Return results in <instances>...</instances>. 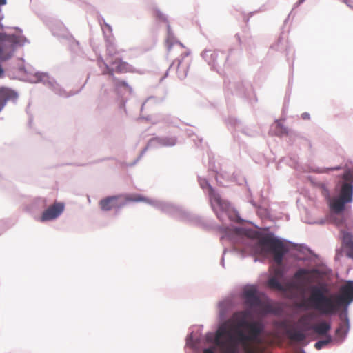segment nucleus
Returning a JSON list of instances; mask_svg holds the SVG:
<instances>
[{
    "label": "nucleus",
    "instance_id": "11",
    "mask_svg": "<svg viewBox=\"0 0 353 353\" xmlns=\"http://www.w3.org/2000/svg\"><path fill=\"white\" fill-rule=\"evenodd\" d=\"M99 206L103 211H110L114 208H120L125 205L123 195L107 196L99 201Z\"/></svg>",
    "mask_w": 353,
    "mask_h": 353
},
{
    "label": "nucleus",
    "instance_id": "23",
    "mask_svg": "<svg viewBox=\"0 0 353 353\" xmlns=\"http://www.w3.org/2000/svg\"><path fill=\"white\" fill-rule=\"evenodd\" d=\"M343 221H344L343 219H341L339 221H336V225H341L343 223Z\"/></svg>",
    "mask_w": 353,
    "mask_h": 353
},
{
    "label": "nucleus",
    "instance_id": "1",
    "mask_svg": "<svg viewBox=\"0 0 353 353\" xmlns=\"http://www.w3.org/2000/svg\"><path fill=\"white\" fill-rule=\"evenodd\" d=\"M259 244L261 252L270 256L277 265H282L284 257L288 254L293 255L298 261H303L306 265H322L319 255L301 245H293L270 236L261 238Z\"/></svg>",
    "mask_w": 353,
    "mask_h": 353
},
{
    "label": "nucleus",
    "instance_id": "20",
    "mask_svg": "<svg viewBox=\"0 0 353 353\" xmlns=\"http://www.w3.org/2000/svg\"><path fill=\"white\" fill-rule=\"evenodd\" d=\"M304 273V272L303 270H300L298 272H296L294 275V278L296 279H300V277L302 276V274Z\"/></svg>",
    "mask_w": 353,
    "mask_h": 353
},
{
    "label": "nucleus",
    "instance_id": "10",
    "mask_svg": "<svg viewBox=\"0 0 353 353\" xmlns=\"http://www.w3.org/2000/svg\"><path fill=\"white\" fill-rule=\"evenodd\" d=\"M99 66L102 69V74H108L109 75L112 81L114 83V85L116 90H119L121 88H123L126 90L131 91V88L129 86L127 82L124 80L119 79L114 77V69L110 68V66L103 61L99 62Z\"/></svg>",
    "mask_w": 353,
    "mask_h": 353
},
{
    "label": "nucleus",
    "instance_id": "6",
    "mask_svg": "<svg viewBox=\"0 0 353 353\" xmlns=\"http://www.w3.org/2000/svg\"><path fill=\"white\" fill-rule=\"evenodd\" d=\"M26 38L14 34H0V61L10 59L17 45H23Z\"/></svg>",
    "mask_w": 353,
    "mask_h": 353
},
{
    "label": "nucleus",
    "instance_id": "12",
    "mask_svg": "<svg viewBox=\"0 0 353 353\" xmlns=\"http://www.w3.org/2000/svg\"><path fill=\"white\" fill-rule=\"evenodd\" d=\"M63 203H54L43 212L39 220L41 222L53 220L57 218L63 212Z\"/></svg>",
    "mask_w": 353,
    "mask_h": 353
},
{
    "label": "nucleus",
    "instance_id": "26",
    "mask_svg": "<svg viewBox=\"0 0 353 353\" xmlns=\"http://www.w3.org/2000/svg\"><path fill=\"white\" fill-rule=\"evenodd\" d=\"M7 0H0V6L6 4Z\"/></svg>",
    "mask_w": 353,
    "mask_h": 353
},
{
    "label": "nucleus",
    "instance_id": "25",
    "mask_svg": "<svg viewBox=\"0 0 353 353\" xmlns=\"http://www.w3.org/2000/svg\"><path fill=\"white\" fill-rule=\"evenodd\" d=\"M3 69L2 68L1 65H0V77H1L3 74Z\"/></svg>",
    "mask_w": 353,
    "mask_h": 353
},
{
    "label": "nucleus",
    "instance_id": "15",
    "mask_svg": "<svg viewBox=\"0 0 353 353\" xmlns=\"http://www.w3.org/2000/svg\"><path fill=\"white\" fill-rule=\"evenodd\" d=\"M123 199L125 202V204L128 202H144L150 203L149 199L141 195V194H122Z\"/></svg>",
    "mask_w": 353,
    "mask_h": 353
},
{
    "label": "nucleus",
    "instance_id": "8",
    "mask_svg": "<svg viewBox=\"0 0 353 353\" xmlns=\"http://www.w3.org/2000/svg\"><path fill=\"white\" fill-rule=\"evenodd\" d=\"M268 286L272 288L283 292L292 294L294 292H303L304 283L299 281H291L284 284H281L274 278H270L268 282Z\"/></svg>",
    "mask_w": 353,
    "mask_h": 353
},
{
    "label": "nucleus",
    "instance_id": "16",
    "mask_svg": "<svg viewBox=\"0 0 353 353\" xmlns=\"http://www.w3.org/2000/svg\"><path fill=\"white\" fill-rule=\"evenodd\" d=\"M331 326L330 323L323 321L314 326V332L319 335L326 334L330 330Z\"/></svg>",
    "mask_w": 353,
    "mask_h": 353
},
{
    "label": "nucleus",
    "instance_id": "27",
    "mask_svg": "<svg viewBox=\"0 0 353 353\" xmlns=\"http://www.w3.org/2000/svg\"><path fill=\"white\" fill-rule=\"evenodd\" d=\"M305 0H299L296 3V6H299L300 4H301L303 2H304Z\"/></svg>",
    "mask_w": 353,
    "mask_h": 353
},
{
    "label": "nucleus",
    "instance_id": "13",
    "mask_svg": "<svg viewBox=\"0 0 353 353\" xmlns=\"http://www.w3.org/2000/svg\"><path fill=\"white\" fill-rule=\"evenodd\" d=\"M110 64L114 69V73H132L134 72V68L131 66L128 63L123 61L121 59L117 58L113 61H110ZM111 68V67H110Z\"/></svg>",
    "mask_w": 353,
    "mask_h": 353
},
{
    "label": "nucleus",
    "instance_id": "22",
    "mask_svg": "<svg viewBox=\"0 0 353 353\" xmlns=\"http://www.w3.org/2000/svg\"><path fill=\"white\" fill-rule=\"evenodd\" d=\"M302 118H303V119H309V118H310V115H309V114H307V113H303V114H302Z\"/></svg>",
    "mask_w": 353,
    "mask_h": 353
},
{
    "label": "nucleus",
    "instance_id": "5",
    "mask_svg": "<svg viewBox=\"0 0 353 353\" xmlns=\"http://www.w3.org/2000/svg\"><path fill=\"white\" fill-rule=\"evenodd\" d=\"M214 344L219 347L223 353H238L236 344L234 343L230 330L225 325L220 326L215 334ZM203 353H215L212 347L205 348Z\"/></svg>",
    "mask_w": 353,
    "mask_h": 353
},
{
    "label": "nucleus",
    "instance_id": "29",
    "mask_svg": "<svg viewBox=\"0 0 353 353\" xmlns=\"http://www.w3.org/2000/svg\"><path fill=\"white\" fill-rule=\"evenodd\" d=\"M343 1H344L346 4H348L347 0H343Z\"/></svg>",
    "mask_w": 353,
    "mask_h": 353
},
{
    "label": "nucleus",
    "instance_id": "4",
    "mask_svg": "<svg viewBox=\"0 0 353 353\" xmlns=\"http://www.w3.org/2000/svg\"><path fill=\"white\" fill-rule=\"evenodd\" d=\"M353 199V169L347 170L343 174L339 194L330 199L329 205L334 214H341L345 209V204L351 203Z\"/></svg>",
    "mask_w": 353,
    "mask_h": 353
},
{
    "label": "nucleus",
    "instance_id": "19",
    "mask_svg": "<svg viewBox=\"0 0 353 353\" xmlns=\"http://www.w3.org/2000/svg\"><path fill=\"white\" fill-rule=\"evenodd\" d=\"M331 341V337L330 336H328L325 340H321V341H317L316 343H315V347L317 349V350H320L321 348H322L323 346L327 345L329 343H330Z\"/></svg>",
    "mask_w": 353,
    "mask_h": 353
},
{
    "label": "nucleus",
    "instance_id": "18",
    "mask_svg": "<svg viewBox=\"0 0 353 353\" xmlns=\"http://www.w3.org/2000/svg\"><path fill=\"white\" fill-rule=\"evenodd\" d=\"M343 288H348V294L346 296L347 305L353 301V281H348L346 284L342 285Z\"/></svg>",
    "mask_w": 353,
    "mask_h": 353
},
{
    "label": "nucleus",
    "instance_id": "3",
    "mask_svg": "<svg viewBox=\"0 0 353 353\" xmlns=\"http://www.w3.org/2000/svg\"><path fill=\"white\" fill-rule=\"evenodd\" d=\"M251 313L248 310L236 312L234 314V321L239 328H244L247 330L248 334L244 333L242 330L237 331V341L242 344L247 353H254V351L248 347L249 343L261 342L260 335L264 330L263 323L260 321H248Z\"/></svg>",
    "mask_w": 353,
    "mask_h": 353
},
{
    "label": "nucleus",
    "instance_id": "17",
    "mask_svg": "<svg viewBox=\"0 0 353 353\" xmlns=\"http://www.w3.org/2000/svg\"><path fill=\"white\" fill-rule=\"evenodd\" d=\"M288 334L291 340L295 341H302L305 338V334L299 330H289L288 331Z\"/></svg>",
    "mask_w": 353,
    "mask_h": 353
},
{
    "label": "nucleus",
    "instance_id": "28",
    "mask_svg": "<svg viewBox=\"0 0 353 353\" xmlns=\"http://www.w3.org/2000/svg\"><path fill=\"white\" fill-rule=\"evenodd\" d=\"M175 141H176L175 140H172V142L171 145H174L175 144Z\"/></svg>",
    "mask_w": 353,
    "mask_h": 353
},
{
    "label": "nucleus",
    "instance_id": "21",
    "mask_svg": "<svg viewBox=\"0 0 353 353\" xmlns=\"http://www.w3.org/2000/svg\"><path fill=\"white\" fill-rule=\"evenodd\" d=\"M345 329V325H340L339 327H338L336 330V334H339L340 332L343 330Z\"/></svg>",
    "mask_w": 353,
    "mask_h": 353
},
{
    "label": "nucleus",
    "instance_id": "7",
    "mask_svg": "<svg viewBox=\"0 0 353 353\" xmlns=\"http://www.w3.org/2000/svg\"><path fill=\"white\" fill-rule=\"evenodd\" d=\"M243 297L247 305L250 308H258L261 314H265L272 310L271 306L257 296V289L254 285H247L243 288Z\"/></svg>",
    "mask_w": 353,
    "mask_h": 353
},
{
    "label": "nucleus",
    "instance_id": "2",
    "mask_svg": "<svg viewBox=\"0 0 353 353\" xmlns=\"http://www.w3.org/2000/svg\"><path fill=\"white\" fill-rule=\"evenodd\" d=\"M348 291V288L341 286L339 294H326L321 288L312 286L309 297L303 301L301 306L314 309L321 315L332 316L341 307L348 305L346 301Z\"/></svg>",
    "mask_w": 353,
    "mask_h": 353
},
{
    "label": "nucleus",
    "instance_id": "30",
    "mask_svg": "<svg viewBox=\"0 0 353 353\" xmlns=\"http://www.w3.org/2000/svg\"><path fill=\"white\" fill-rule=\"evenodd\" d=\"M276 124H277V125H279L280 123L279 121H276Z\"/></svg>",
    "mask_w": 353,
    "mask_h": 353
},
{
    "label": "nucleus",
    "instance_id": "24",
    "mask_svg": "<svg viewBox=\"0 0 353 353\" xmlns=\"http://www.w3.org/2000/svg\"><path fill=\"white\" fill-rule=\"evenodd\" d=\"M174 47L178 48H183V46L181 43H176L174 45Z\"/></svg>",
    "mask_w": 353,
    "mask_h": 353
},
{
    "label": "nucleus",
    "instance_id": "14",
    "mask_svg": "<svg viewBox=\"0 0 353 353\" xmlns=\"http://www.w3.org/2000/svg\"><path fill=\"white\" fill-rule=\"evenodd\" d=\"M341 245L346 250L347 255L353 258V235L349 232L345 230L341 231Z\"/></svg>",
    "mask_w": 353,
    "mask_h": 353
},
{
    "label": "nucleus",
    "instance_id": "9",
    "mask_svg": "<svg viewBox=\"0 0 353 353\" xmlns=\"http://www.w3.org/2000/svg\"><path fill=\"white\" fill-rule=\"evenodd\" d=\"M189 53L184 51L181 54V59L174 60L170 66L171 68L176 70V74L179 79H184L188 74V68L190 64V60L188 57Z\"/></svg>",
    "mask_w": 353,
    "mask_h": 353
}]
</instances>
